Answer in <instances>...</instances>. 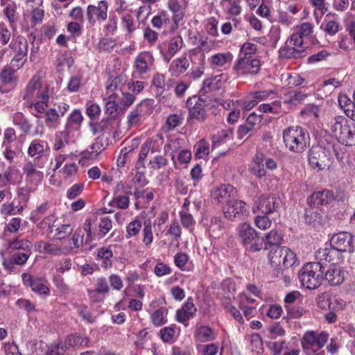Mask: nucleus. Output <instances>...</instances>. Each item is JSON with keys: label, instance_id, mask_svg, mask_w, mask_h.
Returning a JSON list of instances; mask_svg holds the SVG:
<instances>
[{"label": "nucleus", "instance_id": "nucleus-1", "mask_svg": "<svg viewBox=\"0 0 355 355\" xmlns=\"http://www.w3.org/2000/svg\"><path fill=\"white\" fill-rule=\"evenodd\" d=\"M283 139L286 147L291 152L301 153L309 145L310 136L308 131L301 126H291L283 132Z\"/></svg>", "mask_w": 355, "mask_h": 355}, {"label": "nucleus", "instance_id": "nucleus-2", "mask_svg": "<svg viewBox=\"0 0 355 355\" xmlns=\"http://www.w3.org/2000/svg\"><path fill=\"white\" fill-rule=\"evenodd\" d=\"M240 243L249 252H257L263 249L264 241L253 227L248 223H243L237 227Z\"/></svg>", "mask_w": 355, "mask_h": 355}, {"label": "nucleus", "instance_id": "nucleus-3", "mask_svg": "<svg viewBox=\"0 0 355 355\" xmlns=\"http://www.w3.org/2000/svg\"><path fill=\"white\" fill-rule=\"evenodd\" d=\"M325 266L321 262H310L300 270L299 279L302 284L309 288L315 289L321 285L324 280Z\"/></svg>", "mask_w": 355, "mask_h": 355}, {"label": "nucleus", "instance_id": "nucleus-4", "mask_svg": "<svg viewBox=\"0 0 355 355\" xmlns=\"http://www.w3.org/2000/svg\"><path fill=\"white\" fill-rule=\"evenodd\" d=\"M206 101L202 96H193L187 99L186 106L189 110L188 124L191 125L193 121L202 123L207 119V114L205 110Z\"/></svg>", "mask_w": 355, "mask_h": 355}, {"label": "nucleus", "instance_id": "nucleus-5", "mask_svg": "<svg viewBox=\"0 0 355 355\" xmlns=\"http://www.w3.org/2000/svg\"><path fill=\"white\" fill-rule=\"evenodd\" d=\"M308 161L310 166L318 171L329 168L332 163L330 153L321 146H313L309 150Z\"/></svg>", "mask_w": 355, "mask_h": 355}, {"label": "nucleus", "instance_id": "nucleus-6", "mask_svg": "<svg viewBox=\"0 0 355 355\" xmlns=\"http://www.w3.org/2000/svg\"><path fill=\"white\" fill-rule=\"evenodd\" d=\"M90 340L87 337L83 338L76 334H70L65 338L64 344H58L52 347L49 355H70L67 353L69 347H89Z\"/></svg>", "mask_w": 355, "mask_h": 355}, {"label": "nucleus", "instance_id": "nucleus-7", "mask_svg": "<svg viewBox=\"0 0 355 355\" xmlns=\"http://www.w3.org/2000/svg\"><path fill=\"white\" fill-rule=\"evenodd\" d=\"M261 62L257 58L239 57L233 67L236 76L256 75L260 71Z\"/></svg>", "mask_w": 355, "mask_h": 355}, {"label": "nucleus", "instance_id": "nucleus-8", "mask_svg": "<svg viewBox=\"0 0 355 355\" xmlns=\"http://www.w3.org/2000/svg\"><path fill=\"white\" fill-rule=\"evenodd\" d=\"M330 244L340 251L352 254L355 250V238L349 232H340L331 236Z\"/></svg>", "mask_w": 355, "mask_h": 355}, {"label": "nucleus", "instance_id": "nucleus-9", "mask_svg": "<svg viewBox=\"0 0 355 355\" xmlns=\"http://www.w3.org/2000/svg\"><path fill=\"white\" fill-rule=\"evenodd\" d=\"M281 200L279 198L274 196L261 195L257 202V206L252 208V212L257 214V212L270 215L278 211L280 208Z\"/></svg>", "mask_w": 355, "mask_h": 355}, {"label": "nucleus", "instance_id": "nucleus-10", "mask_svg": "<svg viewBox=\"0 0 355 355\" xmlns=\"http://www.w3.org/2000/svg\"><path fill=\"white\" fill-rule=\"evenodd\" d=\"M328 337V334L324 331L319 334L313 331H306L302 340V347L304 349H313L316 347V350H319L325 345Z\"/></svg>", "mask_w": 355, "mask_h": 355}, {"label": "nucleus", "instance_id": "nucleus-11", "mask_svg": "<svg viewBox=\"0 0 355 355\" xmlns=\"http://www.w3.org/2000/svg\"><path fill=\"white\" fill-rule=\"evenodd\" d=\"M248 212L249 207L246 203L236 199L229 201L224 209L225 217L230 220H234L236 218L241 220Z\"/></svg>", "mask_w": 355, "mask_h": 355}, {"label": "nucleus", "instance_id": "nucleus-12", "mask_svg": "<svg viewBox=\"0 0 355 355\" xmlns=\"http://www.w3.org/2000/svg\"><path fill=\"white\" fill-rule=\"evenodd\" d=\"M151 84L155 97L159 102L168 98L171 95L170 89L171 86L166 83L165 76L163 74H155Z\"/></svg>", "mask_w": 355, "mask_h": 355}, {"label": "nucleus", "instance_id": "nucleus-13", "mask_svg": "<svg viewBox=\"0 0 355 355\" xmlns=\"http://www.w3.org/2000/svg\"><path fill=\"white\" fill-rule=\"evenodd\" d=\"M343 252L336 249L331 246V248H326L320 250L316 255L319 262H321L324 266L325 263H330V266H338V264L343 261L344 257L343 256Z\"/></svg>", "mask_w": 355, "mask_h": 355}, {"label": "nucleus", "instance_id": "nucleus-14", "mask_svg": "<svg viewBox=\"0 0 355 355\" xmlns=\"http://www.w3.org/2000/svg\"><path fill=\"white\" fill-rule=\"evenodd\" d=\"M154 62V57L150 52L143 51L135 58L134 67L138 74H146L155 69Z\"/></svg>", "mask_w": 355, "mask_h": 355}, {"label": "nucleus", "instance_id": "nucleus-15", "mask_svg": "<svg viewBox=\"0 0 355 355\" xmlns=\"http://www.w3.org/2000/svg\"><path fill=\"white\" fill-rule=\"evenodd\" d=\"M118 96V93H112L108 94L107 102L105 105V113L108 115V118L105 120H103L99 124L97 125L95 132L103 131L105 123L108 122L110 119H114L118 114V111L120 110L119 103L116 102Z\"/></svg>", "mask_w": 355, "mask_h": 355}, {"label": "nucleus", "instance_id": "nucleus-16", "mask_svg": "<svg viewBox=\"0 0 355 355\" xmlns=\"http://www.w3.org/2000/svg\"><path fill=\"white\" fill-rule=\"evenodd\" d=\"M107 2L105 0L100 1L98 6L89 5L87 7V17L91 24H94L96 20H105L107 16Z\"/></svg>", "mask_w": 355, "mask_h": 355}, {"label": "nucleus", "instance_id": "nucleus-17", "mask_svg": "<svg viewBox=\"0 0 355 355\" xmlns=\"http://www.w3.org/2000/svg\"><path fill=\"white\" fill-rule=\"evenodd\" d=\"M336 199L334 191L329 189H322L313 192L309 198L308 202L315 206L326 205Z\"/></svg>", "mask_w": 355, "mask_h": 355}, {"label": "nucleus", "instance_id": "nucleus-18", "mask_svg": "<svg viewBox=\"0 0 355 355\" xmlns=\"http://www.w3.org/2000/svg\"><path fill=\"white\" fill-rule=\"evenodd\" d=\"M43 166L44 163L41 161L26 162L23 167V171L26 175V180L30 182H41L43 179V173L37 170V168H42Z\"/></svg>", "mask_w": 355, "mask_h": 355}, {"label": "nucleus", "instance_id": "nucleus-19", "mask_svg": "<svg viewBox=\"0 0 355 355\" xmlns=\"http://www.w3.org/2000/svg\"><path fill=\"white\" fill-rule=\"evenodd\" d=\"M234 193V189L230 184H223L217 187L211 193V196L215 202L227 203L232 200L230 198Z\"/></svg>", "mask_w": 355, "mask_h": 355}, {"label": "nucleus", "instance_id": "nucleus-20", "mask_svg": "<svg viewBox=\"0 0 355 355\" xmlns=\"http://www.w3.org/2000/svg\"><path fill=\"white\" fill-rule=\"evenodd\" d=\"M344 279V272L339 266H329L327 269L325 268L324 280L327 281L331 286L340 285Z\"/></svg>", "mask_w": 355, "mask_h": 355}, {"label": "nucleus", "instance_id": "nucleus-21", "mask_svg": "<svg viewBox=\"0 0 355 355\" xmlns=\"http://www.w3.org/2000/svg\"><path fill=\"white\" fill-rule=\"evenodd\" d=\"M183 45V40L180 36L173 37L168 44V49L165 52L163 48L159 46V50L166 62H169L175 54L180 51Z\"/></svg>", "mask_w": 355, "mask_h": 355}, {"label": "nucleus", "instance_id": "nucleus-22", "mask_svg": "<svg viewBox=\"0 0 355 355\" xmlns=\"http://www.w3.org/2000/svg\"><path fill=\"white\" fill-rule=\"evenodd\" d=\"M349 127L347 119L343 116H337L331 121V130L340 142Z\"/></svg>", "mask_w": 355, "mask_h": 355}, {"label": "nucleus", "instance_id": "nucleus-23", "mask_svg": "<svg viewBox=\"0 0 355 355\" xmlns=\"http://www.w3.org/2000/svg\"><path fill=\"white\" fill-rule=\"evenodd\" d=\"M41 87V81L40 77L34 76L28 83L23 94L22 98L26 101V103L36 99L37 91Z\"/></svg>", "mask_w": 355, "mask_h": 355}, {"label": "nucleus", "instance_id": "nucleus-24", "mask_svg": "<svg viewBox=\"0 0 355 355\" xmlns=\"http://www.w3.org/2000/svg\"><path fill=\"white\" fill-rule=\"evenodd\" d=\"M167 8L173 13L172 20L175 27L178 28L179 23L184 17L186 6L181 3L178 0H168Z\"/></svg>", "mask_w": 355, "mask_h": 355}, {"label": "nucleus", "instance_id": "nucleus-25", "mask_svg": "<svg viewBox=\"0 0 355 355\" xmlns=\"http://www.w3.org/2000/svg\"><path fill=\"white\" fill-rule=\"evenodd\" d=\"M127 78L125 75L121 74L113 78H110L106 83L107 94L123 92L126 89Z\"/></svg>", "mask_w": 355, "mask_h": 355}, {"label": "nucleus", "instance_id": "nucleus-26", "mask_svg": "<svg viewBox=\"0 0 355 355\" xmlns=\"http://www.w3.org/2000/svg\"><path fill=\"white\" fill-rule=\"evenodd\" d=\"M9 47L15 53V56L28 58V44L24 37L21 36L13 37Z\"/></svg>", "mask_w": 355, "mask_h": 355}, {"label": "nucleus", "instance_id": "nucleus-27", "mask_svg": "<svg viewBox=\"0 0 355 355\" xmlns=\"http://www.w3.org/2000/svg\"><path fill=\"white\" fill-rule=\"evenodd\" d=\"M253 165L250 167V172L258 178L266 175L265 165V155L257 152L253 157Z\"/></svg>", "mask_w": 355, "mask_h": 355}, {"label": "nucleus", "instance_id": "nucleus-28", "mask_svg": "<svg viewBox=\"0 0 355 355\" xmlns=\"http://www.w3.org/2000/svg\"><path fill=\"white\" fill-rule=\"evenodd\" d=\"M44 144H46V141L33 139L28 148V155L31 157H35L34 161H41V158L44 155Z\"/></svg>", "mask_w": 355, "mask_h": 355}, {"label": "nucleus", "instance_id": "nucleus-29", "mask_svg": "<svg viewBox=\"0 0 355 355\" xmlns=\"http://www.w3.org/2000/svg\"><path fill=\"white\" fill-rule=\"evenodd\" d=\"M285 246L275 247L273 249L270 250L268 254V259L270 265L272 267H277L278 270H282V266L284 262V256Z\"/></svg>", "mask_w": 355, "mask_h": 355}, {"label": "nucleus", "instance_id": "nucleus-30", "mask_svg": "<svg viewBox=\"0 0 355 355\" xmlns=\"http://www.w3.org/2000/svg\"><path fill=\"white\" fill-rule=\"evenodd\" d=\"M263 238V250H269L271 246L280 247L279 245L282 241V235L277 230L273 229L267 234L261 236Z\"/></svg>", "mask_w": 355, "mask_h": 355}, {"label": "nucleus", "instance_id": "nucleus-31", "mask_svg": "<svg viewBox=\"0 0 355 355\" xmlns=\"http://www.w3.org/2000/svg\"><path fill=\"white\" fill-rule=\"evenodd\" d=\"M12 123L19 127V130L25 135H29L33 124L21 112H17L12 116Z\"/></svg>", "mask_w": 355, "mask_h": 355}, {"label": "nucleus", "instance_id": "nucleus-32", "mask_svg": "<svg viewBox=\"0 0 355 355\" xmlns=\"http://www.w3.org/2000/svg\"><path fill=\"white\" fill-rule=\"evenodd\" d=\"M279 54L281 58L285 59H297L306 55L304 49H297L291 46H285L280 49Z\"/></svg>", "mask_w": 355, "mask_h": 355}, {"label": "nucleus", "instance_id": "nucleus-33", "mask_svg": "<svg viewBox=\"0 0 355 355\" xmlns=\"http://www.w3.org/2000/svg\"><path fill=\"white\" fill-rule=\"evenodd\" d=\"M1 178L6 180V184H16L21 179L19 171L15 167H8L3 174H0Z\"/></svg>", "mask_w": 355, "mask_h": 355}, {"label": "nucleus", "instance_id": "nucleus-34", "mask_svg": "<svg viewBox=\"0 0 355 355\" xmlns=\"http://www.w3.org/2000/svg\"><path fill=\"white\" fill-rule=\"evenodd\" d=\"M233 130L231 128L221 130L212 137V146L214 148L218 147L221 143L226 142L232 139Z\"/></svg>", "mask_w": 355, "mask_h": 355}, {"label": "nucleus", "instance_id": "nucleus-35", "mask_svg": "<svg viewBox=\"0 0 355 355\" xmlns=\"http://www.w3.org/2000/svg\"><path fill=\"white\" fill-rule=\"evenodd\" d=\"M73 63V59L71 56V54L65 51L63 53H61L57 56L56 58V69L58 72H60L63 70V67L64 66H67L69 68L72 66Z\"/></svg>", "mask_w": 355, "mask_h": 355}, {"label": "nucleus", "instance_id": "nucleus-36", "mask_svg": "<svg viewBox=\"0 0 355 355\" xmlns=\"http://www.w3.org/2000/svg\"><path fill=\"white\" fill-rule=\"evenodd\" d=\"M168 310L165 307H161L156 310L151 315V321L153 325L155 327H160L167 322Z\"/></svg>", "mask_w": 355, "mask_h": 355}, {"label": "nucleus", "instance_id": "nucleus-37", "mask_svg": "<svg viewBox=\"0 0 355 355\" xmlns=\"http://www.w3.org/2000/svg\"><path fill=\"white\" fill-rule=\"evenodd\" d=\"M221 81L218 76L207 78L203 81L201 92L202 93L212 92L220 89Z\"/></svg>", "mask_w": 355, "mask_h": 355}, {"label": "nucleus", "instance_id": "nucleus-38", "mask_svg": "<svg viewBox=\"0 0 355 355\" xmlns=\"http://www.w3.org/2000/svg\"><path fill=\"white\" fill-rule=\"evenodd\" d=\"M233 55L231 53H218L213 55L211 58V64L215 67H223L226 63L231 62Z\"/></svg>", "mask_w": 355, "mask_h": 355}, {"label": "nucleus", "instance_id": "nucleus-39", "mask_svg": "<svg viewBox=\"0 0 355 355\" xmlns=\"http://www.w3.org/2000/svg\"><path fill=\"white\" fill-rule=\"evenodd\" d=\"M189 66V62L185 57L179 58L173 61L170 70L172 71L173 75L178 76L184 72L188 69Z\"/></svg>", "mask_w": 355, "mask_h": 355}, {"label": "nucleus", "instance_id": "nucleus-40", "mask_svg": "<svg viewBox=\"0 0 355 355\" xmlns=\"http://www.w3.org/2000/svg\"><path fill=\"white\" fill-rule=\"evenodd\" d=\"M48 103L46 101L34 100L28 103V106L30 107H33L34 111L32 112V114L37 118L41 119L42 114H45L48 110Z\"/></svg>", "mask_w": 355, "mask_h": 355}, {"label": "nucleus", "instance_id": "nucleus-41", "mask_svg": "<svg viewBox=\"0 0 355 355\" xmlns=\"http://www.w3.org/2000/svg\"><path fill=\"white\" fill-rule=\"evenodd\" d=\"M83 116L78 109L74 110L68 116L65 125L67 130L73 129L79 126L83 122Z\"/></svg>", "mask_w": 355, "mask_h": 355}, {"label": "nucleus", "instance_id": "nucleus-42", "mask_svg": "<svg viewBox=\"0 0 355 355\" xmlns=\"http://www.w3.org/2000/svg\"><path fill=\"white\" fill-rule=\"evenodd\" d=\"M45 125L49 128H55L59 123L60 116L56 112V107L49 109L44 114Z\"/></svg>", "mask_w": 355, "mask_h": 355}, {"label": "nucleus", "instance_id": "nucleus-43", "mask_svg": "<svg viewBox=\"0 0 355 355\" xmlns=\"http://www.w3.org/2000/svg\"><path fill=\"white\" fill-rule=\"evenodd\" d=\"M69 143V132L68 130L58 132L55 135V141L53 149L55 150L64 148Z\"/></svg>", "mask_w": 355, "mask_h": 355}, {"label": "nucleus", "instance_id": "nucleus-44", "mask_svg": "<svg viewBox=\"0 0 355 355\" xmlns=\"http://www.w3.org/2000/svg\"><path fill=\"white\" fill-rule=\"evenodd\" d=\"M122 96L119 98V107L120 110H126L130 106H131L136 100L135 94L126 89L121 92Z\"/></svg>", "mask_w": 355, "mask_h": 355}, {"label": "nucleus", "instance_id": "nucleus-45", "mask_svg": "<svg viewBox=\"0 0 355 355\" xmlns=\"http://www.w3.org/2000/svg\"><path fill=\"white\" fill-rule=\"evenodd\" d=\"M254 222L256 227L261 230L270 228L272 225V220L269 218V215L260 212L257 213V215L254 217Z\"/></svg>", "mask_w": 355, "mask_h": 355}, {"label": "nucleus", "instance_id": "nucleus-46", "mask_svg": "<svg viewBox=\"0 0 355 355\" xmlns=\"http://www.w3.org/2000/svg\"><path fill=\"white\" fill-rule=\"evenodd\" d=\"M212 333L209 327L202 326L196 331V336L200 342L205 343L214 340Z\"/></svg>", "mask_w": 355, "mask_h": 355}, {"label": "nucleus", "instance_id": "nucleus-47", "mask_svg": "<svg viewBox=\"0 0 355 355\" xmlns=\"http://www.w3.org/2000/svg\"><path fill=\"white\" fill-rule=\"evenodd\" d=\"M284 254L282 257L284 258V262L282 266V270L284 268H289L295 266L296 263L298 264L296 254L291 251L288 248L285 247Z\"/></svg>", "mask_w": 355, "mask_h": 355}, {"label": "nucleus", "instance_id": "nucleus-48", "mask_svg": "<svg viewBox=\"0 0 355 355\" xmlns=\"http://www.w3.org/2000/svg\"><path fill=\"white\" fill-rule=\"evenodd\" d=\"M223 227V223L220 217H211L209 230L212 236L218 237L221 233Z\"/></svg>", "mask_w": 355, "mask_h": 355}, {"label": "nucleus", "instance_id": "nucleus-49", "mask_svg": "<svg viewBox=\"0 0 355 355\" xmlns=\"http://www.w3.org/2000/svg\"><path fill=\"white\" fill-rule=\"evenodd\" d=\"M135 107L144 116V118H146L153 112L154 107V100L144 99L138 103Z\"/></svg>", "mask_w": 355, "mask_h": 355}, {"label": "nucleus", "instance_id": "nucleus-50", "mask_svg": "<svg viewBox=\"0 0 355 355\" xmlns=\"http://www.w3.org/2000/svg\"><path fill=\"white\" fill-rule=\"evenodd\" d=\"M142 227L141 222L139 219L135 218L126 226V239H130L137 235Z\"/></svg>", "mask_w": 355, "mask_h": 355}, {"label": "nucleus", "instance_id": "nucleus-51", "mask_svg": "<svg viewBox=\"0 0 355 355\" xmlns=\"http://www.w3.org/2000/svg\"><path fill=\"white\" fill-rule=\"evenodd\" d=\"M144 119H145L144 116L135 107L127 116L128 124L130 127L137 126Z\"/></svg>", "mask_w": 355, "mask_h": 355}, {"label": "nucleus", "instance_id": "nucleus-52", "mask_svg": "<svg viewBox=\"0 0 355 355\" xmlns=\"http://www.w3.org/2000/svg\"><path fill=\"white\" fill-rule=\"evenodd\" d=\"M175 324H171L168 327H166L160 329L159 336L162 340L164 343H171L173 342V337L175 336Z\"/></svg>", "mask_w": 355, "mask_h": 355}, {"label": "nucleus", "instance_id": "nucleus-53", "mask_svg": "<svg viewBox=\"0 0 355 355\" xmlns=\"http://www.w3.org/2000/svg\"><path fill=\"white\" fill-rule=\"evenodd\" d=\"M32 243L26 239L15 240L10 243V248L12 250H22L23 252H31Z\"/></svg>", "mask_w": 355, "mask_h": 355}, {"label": "nucleus", "instance_id": "nucleus-54", "mask_svg": "<svg viewBox=\"0 0 355 355\" xmlns=\"http://www.w3.org/2000/svg\"><path fill=\"white\" fill-rule=\"evenodd\" d=\"M96 289L94 291H88L89 297H92L93 294L96 293H107L110 288L105 278H98L96 281Z\"/></svg>", "mask_w": 355, "mask_h": 355}, {"label": "nucleus", "instance_id": "nucleus-55", "mask_svg": "<svg viewBox=\"0 0 355 355\" xmlns=\"http://www.w3.org/2000/svg\"><path fill=\"white\" fill-rule=\"evenodd\" d=\"M257 51V45L251 42H245L241 49L239 57L257 58L254 55Z\"/></svg>", "mask_w": 355, "mask_h": 355}, {"label": "nucleus", "instance_id": "nucleus-56", "mask_svg": "<svg viewBox=\"0 0 355 355\" xmlns=\"http://www.w3.org/2000/svg\"><path fill=\"white\" fill-rule=\"evenodd\" d=\"M15 71L12 67H5L0 73V80L3 85H8L12 83L15 79Z\"/></svg>", "mask_w": 355, "mask_h": 355}, {"label": "nucleus", "instance_id": "nucleus-57", "mask_svg": "<svg viewBox=\"0 0 355 355\" xmlns=\"http://www.w3.org/2000/svg\"><path fill=\"white\" fill-rule=\"evenodd\" d=\"M31 289L39 295H48L50 292L49 287L44 283V280L40 278L35 279Z\"/></svg>", "mask_w": 355, "mask_h": 355}, {"label": "nucleus", "instance_id": "nucleus-58", "mask_svg": "<svg viewBox=\"0 0 355 355\" xmlns=\"http://www.w3.org/2000/svg\"><path fill=\"white\" fill-rule=\"evenodd\" d=\"M143 230V242L146 245L150 244L153 239L152 232V223L150 220H145Z\"/></svg>", "mask_w": 355, "mask_h": 355}, {"label": "nucleus", "instance_id": "nucleus-59", "mask_svg": "<svg viewBox=\"0 0 355 355\" xmlns=\"http://www.w3.org/2000/svg\"><path fill=\"white\" fill-rule=\"evenodd\" d=\"M338 23L334 20H326L325 22L320 26V28L329 35H334L338 33Z\"/></svg>", "mask_w": 355, "mask_h": 355}, {"label": "nucleus", "instance_id": "nucleus-60", "mask_svg": "<svg viewBox=\"0 0 355 355\" xmlns=\"http://www.w3.org/2000/svg\"><path fill=\"white\" fill-rule=\"evenodd\" d=\"M285 308L287 317L290 318H299L305 313V310L299 306L285 305Z\"/></svg>", "mask_w": 355, "mask_h": 355}, {"label": "nucleus", "instance_id": "nucleus-61", "mask_svg": "<svg viewBox=\"0 0 355 355\" xmlns=\"http://www.w3.org/2000/svg\"><path fill=\"white\" fill-rule=\"evenodd\" d=\"M340 143L349 146H355V126L349 127Z\"/></svg>", "mask_w": 355, "mask_h": 355}, {"label": "nucleus", "instance_id": "nucleus-62", "mask_svg": "<svg viewBox=\"0 0 355 355\" xmlns=\"http://www.w3.org/2000/svg\"><path fill=\"white\" fill-rule=\"evenodd\" d=\"M343 98L349 101L350 100L348 99L347 96H343L339 99V103L340 106L344 109L346 115L352 120L355 121V101L354 103L350 102L348 105L345 104V105H343Z\"/></svg>", "mask_w": 355, "mask_h": 355}, {"label": "nucleus", "instance_id": "nucleus-63", "mask_svg": "<svg viewBox=\"0 0 355 355\" xmlns=\"http://www.w3.org/2000/svg\"><path fill=\"white\" fill-rule=\"evenodd\" d=\"M83 189V183H76L67 189L66 196L69 199H74L81 194Z\"/></svg>", "mask_w": 355, "mask_h": 355}, {"label": "nucleus", "instance_id": "nucleus-64", "mask_svg": "<svg viewBox=\"0 0 355 355\" xmlns=\"http://www.w3.org/2000/svg\"><path fill=\"white\" fill-rule=\"evenodd\" d=\"M110 205H116L119 209H125L129 207V198L126 196H116L110 203Z\"/></svg>", "mask_w": 355, "mask_h": 355}]
</instances>
